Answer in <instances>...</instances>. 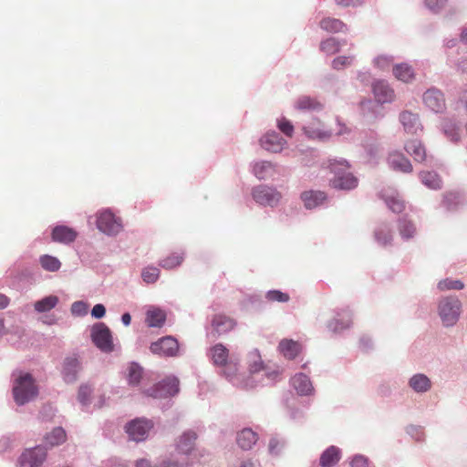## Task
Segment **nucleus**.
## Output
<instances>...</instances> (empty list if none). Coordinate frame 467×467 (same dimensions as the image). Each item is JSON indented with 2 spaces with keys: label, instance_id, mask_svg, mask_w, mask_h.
Here are the masks:
<instances>
[{
  "label": "nucleus",
  "instance_id": "b1692460",
  "mask_svg": "<svg viewBox=\"0 0 467 467\" xmlns=\"http://www.w3.org/2000/svg\"><path fill=\"white\" fill-rule=\"evenodd\" d=\"M258 440L257 433L252 429L246 428L242 430L236 438L237 444L243 450H251Z\"/></svg>",
  "mask_w": 467,
  "mask_h": 467
},
{
  "label": "nucleus",
  "instance_id": "0e129e2a",
  "mask_svg": "<svg viewBox=\"0 0 467 467\" xmlns=\"http://www.w3.org/2000/svg\"><path fill=\"white\" fill-rule=\"evenodd\" d=\"M458 68L462 73L467 74V59H462L458 64Z\"/></svg>",
  "mask_w": 467,
  "mask_h": 467
},
{
  "label": "nucleus",
  "instance_id": "37998d69",
  "mask_svg": "<svg viewBox=\"0 0 467 467\" xmlns=\"http://www.w3.org/2000/svg\"><path fill=\"white\" fill-rule=\"evenodd\" d=\"M320 49L328 55H332L339 51L340 43L336 38L329 37L321 42Z\"/></svg>",
  "mask_w": 467,
  "mask_h": 467
},
{
  "label": "nucleus",
  "instance_id": "864d4df0",
  "mask_svg": "<svg viewBox=\"0 0 467 467\" xmlns=\"http://www.w3.org/2000/svg\"><path fill=\"white\" fill-rule=\"evenodd\" d=\"M278 129L286 136L292 137L294 133V127L292 123L286 119L283 118L277 121Z\"/></svg>",
  "mask_w": 467,
  "mask_h": 467
},
{
  "label": "nucleus",
  "instance_id": "6e6d98bb",
  "mask_svg": "<svg viewBox=\"0 0 467 467\" xmlns=\"http://www.w3.org/2000/svg\"><path fill=\"white\" fill-rule=\"evenodd\" d=\"M375 65L380 69L389 68L392 63V57L381 55L375 58Z\"/></svg>",
  "mask_w": 467,
  "mask_h": 467
},
{
  "label": "nucleus",
  "instance_id": "f704fd0d",
  "mask_svg": "<svg viewBox=\"0 0 467 467\" xmlns=\"http://www.w3.org/2000/svg\"><path fill=\"white\" fill-rule=\"evenodd\" d=\"M410 386L417 392H424L431 388V380L423 374H417L410 379Z\"/></svg>",
  "mask_w": 467,
  "mask_h": 467
},
{
  "label": "nucleus",
  "instance_id": "cd10ccee",
  "mask_svg": "<svg viewBox=\"0 0 467 467\" xmlns=\"http://www.w3.org/2000/svg\"><path fill=\"white\" fill-rule=\"evenodd\" d=\"M395 78L403 82H410L415 78V73L411 66L407 63L397 64L392 68Z\"/></svg>",
  "mask_w": 467,
  "mask_h": 467
},
{
  "label": "nucleus",
  "instance_id": "5fc2aeb1",
  "mask_svg": "<svg viewBox=\"0 0 467 467\" xmlns=\"http://www.w3.org/2000/svg\"><path fill=\"white\" fill-rule=\"evenodd\" d=\"M447 4V0H425L426 6L432 12H440Z\"/></svg>",
  "mask_w": 467,
  "mask_h": 467
},
{
  "label": "nucleus",
  "instance_id": "a878e982",
  "mask_svg": "<svg viewBox=\"0 0 467 467\" xmlns=\"http://www.w3.org/2000/svg\"><path fill=\"white\" fill-rule=\"evenodd\" d=\"M373 92L379 103L390 102L394 99V90L383 81L374 84Z\"/></svg>",
  "mask_w": 467,
  "mask_h": 467
},
{
  "label": "nucleus",
  "instance_id": "6e6552de",
  "mask_svg": "<svg viewBox=\"0 0 467 467\" xmlns=\"http://www.w3.org/2000/svg\"><path fill=\"white\" fill-rule=\"evenodd\" d=\"M150 349L159 356L174 357L179 352V343L175 337L166 336L151 343Z\"/></svg>",
  "mask_w": 467,
  "mask_h": 467
},
{
  "label": "nucleus",
  "instance_id": "393cba45",
  "mask_svg": "<svg viewBox=\"0 0 467 467\" xmlns=\"http://www.w3.org/2000/svg\"><path fill=\"white\" fill-rule=\"evenodd\" d=\"M292 386L300 395H309L313 391V386L308 377L303 373L295 375L291 379Z\"/></svg>",
  "mask_w": 467,
  "mask_h": 467
},
{
  "label": "nucleus",
  "instance_id": "ea45409f",
  "mask_svg": "<svg viewBox=\"0 0 467 467\" xmlns=\"http://www.w3.org/2000/svg\"><path fill=\"white\" fill-rule=\"evenodd\" d=\"M442 129L444 134L451 141H458L460 140V129L451 119H445L442 122Z\"/></svg>",
  "mask_w": 467,
  "mask_h": 467
},
{
  "label": "nucleus",
  "instance_id": "2f4dec72",
  "mask_svg": "<svg viewBox=\"0 0 467 467\" xmlns=\"http://www.w3.org/2000/svg\"><path fill=\"white\" fill-rule=\"evenodd\" d=\"M296 108L299 110H320L322 109V104L316 99L302 96L296 100Z\"/></svg>",
  "mask_w": 467,
  "mask_h": 467
},
{
  "label": "nucleus",
  "instance_id": "72a5a7b5",
  "mask_svg": "<svg viewBox=\"0 0 467 467\" xmlns=\"http://www.w3.org/2000/svg\"><path fill=\"white\" fill-rule=\"evenodd\" d=\"M421 182L430 189L437 190L441 187V180L439 175L432 171H422L420 173Z\"/></svg>",
  "mask_w": 467,
  "mask_h": 467
},
{
  "label": "nucleus",
  "instance_id": "f8f14e48",
  "mask_svg": "<svg viewBox=\"0 0 467 467\" xmlns=\"http://www.w3.org/2000/svg\"><path fill=\"white\" fill-rule=\"evenodd\" d=\"M423 103L436 113L442 112L446 106L443 94L436 88H430L423 94Z\"/></svg>",
  "mask_w": 467,
  "mask_h": 467
},
{
  "label": "nucleus",
  "instance_id": "7ed1b4c3",
  "mask_svg": "<svg viewBox=\"0 0 467 467\" xmlns=\"http://www.w3.org/2000/svg\"><path fill=\"white\" fill-rule=\"evenodd\" d=\"M462 304L457 297L449 296L441 299L439 304V315L442 323L449 327L454 325L461 313Z\"/></svg>",
  "mask_w": 467,
  "mask_h": 467
},
{
  "label": "nucleus",
  "instance_id": "09e8293b",
  "mask_svg": "<svg viewBox=\"0 0 467 467\" xmlns=\"http://www.w3.org/2000/svg\"><path fill=\"white\" fill-rule=\"evenodd\" d=\"M354 57L352 56H339L332 61V67L336 70H341L353 62Z\"/></svg>",
  "mask_w": 467,
  "mask_h": 467
},
{
  "label": "nucleus",
  "instance_id": "c756f323",
  "mask_svg": "<svg viewBox=\"0 0 467 467\" xmlns=\"http://www.w3.org/2000/svg\"><path fill=\"white\" fill-rule=\"evenodd\" d=\"M387 206L396 213H401L405 209L404 201L400 198L398 192H391L389 194L385 193L382 195Z\"/></svg>",
  "mask_w": 467,
  "mask_h": 467
},
{
  "label": "nucleus",
  "instance_id": "c85d7f7f",
  "mask_svg": "<svg viewBox=\"0 0 467 467\" xmlns=\"http://www.w3.org/2000/svg\"><path fill=\"white\" fill-rule=\"evenodd\" d=\"M279 350L285 358L294 359L301 351L298 342L291 339H284L279 343Z\"/></svg>",
  "mask_w": 467,
  "mask_h": 467
},
{
  "label": "nucleus",
  "instance_id": "20e7f679",
  "mask_svg": "<svg viewBox=\"0 0 467 467\" xmlns=\"http://www.w3.org/2000/svg\"><path fill=\"white\" fill-rule=\"evenodd\" d=\"M211 358L214 365L223 367V373L231 377L237 371L236 363L229 359V351L223 344H216L211 348Z\"/></svg>",
  "mask_w": 467,
  "mask_h": 467
},
{
  "label": "nucleus",
  "instance_id": "473e14b6",
  "mask_svg": "<svg viewBox=\"0 0 467 467\" xmlns=\"http://www.w3.org/2000/svg\"><path fill=\"white\" fill-rule=\"evenodd\" d=\"M319 26L325 31L330 33L341 32L346 28V25L342 21L331 17L323 18Z\"/></svg>",
  "mask_w": 467,
  "mask_h": 467
},
{
  "label": "nucleus",
  "instance_id": "3c124183",
  "mask_svg": "<svg viewBox=\"0 0 467 467\" xmlns=\"http://www.w3.org/2000/svg\"><path fill=\"white\" fill-rule=\"evenodd\" d=\"M444 202L449 209L453 205L460 204L462 202V196L458 192H449L444 196Z\"/></svg>",
  "mask_w": 467,
  "mask_h": 467
},
{
  "label": "nucleus",
  "instance_id": "423d86ee",
  "mask_svg": "<svg viewBox=\"0 0 467 467\" xmlns=\"http://www.w3.org/2000/svg\"><path fill=\"white\" fill-rule=\"evenodd\" d=\"M97 227L107 234H117L122 228L121 220L109 210H103L97 214Z\"/></svg>",
  "mask_w": 467,
  "mask_h": 467
},
{
  "label": "nucleus",
  "instance_id": "7c9ffc66",
  "mask_svg": "<svg viewBox=\"0 0 467 467\" xmlns=\"http://www.w3.org/2000/svg\"><path fill=\"white\" fill-rule=\"evenodd\" d=\"M398 230L404 240L413 238L416 234V227L414 223L407 218H401L399 220Z\"/></svg>",
  "mask_w": 467,
  "mask_h": 467
},
{
  "label": "nucleus",
  "instance_id": "a18cd8bd",
  "mask_svg": "<svg viewBox=\"0 0 467 467\" xmlns=\"http://www.w3.org/2000/svg\"><path fill=\"white\" fill-rule=\"evenodd\" d=\"M464 287V285L460 280H452L450 278H446L444 280H441L438 284V288L441 291L444 290H461Z\"/></svg>",
  "mask_w": 467,
  "mask_h": 467
},
{
  "label": "nucleus",
  "instance_id": "9b49d317",
  "mask_svg": "<svg viewBox=\"0 0 467 467\" xmlns=\"http://www.w3.org/2000/svg\"><path fill=\"white\" fill-rule=\"evenodd\" d=\"M151 428L152 424L150 420L137 419L126 426V431L133 441H140L146 438Z\"/></svg>",
  "mask_w": 467,
  "mask_h": 467
},
{
  "label": "nucleus",
  "instance_id": "5701e85b",
  "mask_svg": "<svg viewBox=\"0 0 467 467\" xmlns=\"http://www.w3.org/2000/svg\"><path fill=\"white\" fill-rule=\"evenodd\" d=\"M405 150L412 156L415 161L422 162L426 160V150L419 140H410L405 143Z\"/></svg>",
  "mask_w": 467,
  "mask_h": 467
},
{
  "label": "nucleus",
  "instance_id": "e433bc0d",
  "mask_svg": "<svg viewBox=\"0 0 467 467\" xmlns=\"http://www.w3.org/2000/svg\"><path fill=\"white\" fill-rule=\"evenodd\" d=\"M58 303L57 296H48L35 303V310L43 313L53 309Z\"/></svg>",
  "mask_w": 467,
  "mask_h": 467
},
{
  "label": "nucleus",
  "instance_id": "c9c22d12",
  "mask_svg": "<svg viewBox=\"0 0 467 467\" xmlns=\"http://www.w3.org/2000/svg\"><path fill=\"white\" fill-rule=\"evenodd\" d=\"M67 434L64 429L55 428L50 433L45 437L46 442L50 446H57L66 441Z\"/></svg>",
  "mask_w": 467,
  "mask_h": 467
},
{
  "label": "nucleus",
  "instance_id": "aec40b11",
  "mask_svg": "<svg viewBox=\"0 0 467 467\" xmlns=\"http://www.w3.org/2000/svg\"><path fill=\"white\" fill-rule=\"evenodd\" d=\"M81 369L80 362L77 358H67L64 361L63 377L66 382L72 383L77 380Z\"/></svg>",
  "mask_w": 467,
  "mask_h": 467
},
{
  "label": "nucleus",
  "instance_id": "58836bf2",
  "mask_svg": "<svg viewBox=\"0 0 467 467\" xmlns=\"http://www.w3.org/2000/svg\"><path fill=\"white\" fill-rule=\"evenodd\" d=\"M142 368L136 363H131L128 368L127 378L129 384L132 386L138 385L142 378Z\"/></svg>",
  "mask_w": 467,
  "mask_h": 467
},
{
  "label": "nucleus",
  "instance_id": "a211bd4d",
  "mask_svg": "<svg viewBox=\"0 0 467 467\" xmlns=\"http://www.w3.org/2000/svg\"><path fill=\"white\" fill-rule=\"evenodd\" d=\"M197 435L194 431H184L177 440L176 450L182 454H190L194 449Z\"/></svg>",
  "mask_w": 467,
  "mask_h": 467
},
{
  "label": "nucleus",
  "instance_id": "412c9836",
  "mask_svg": "<svg viewBox=\"0 0 467 467\" xmlns=\"http://www.w3.org/2000/svg\"><path fill=\"white\" fill-rule=\"evenodd\" d=\"M327 199V194L321 191H306L301 193V200L306 209H314L321 205Z\"/></svg>",
  "mask_w": 467,
  "mask_h": 467
},
{
  "label": "nucleus",
  "instance_id": "4d7b16f0",
  "mask_svg": "<svg viewBox=\"0 0 467 467\" xmlns=\"http://www.w3.org/2000/svg\"><path fill=\"white\" fill-rule=\"evenodd\" d=\"M71 312L78 316H82L87 313V306L83 302H75L71 306Z\"/></svg>",
  "mask_w": 467,
  "mask_h": 467
},
{
  "label": "nucleus",
  "instance_id": "774afa93",
  "mask_svg": "<svg viewBox=\"0 0 467 467\" xmlns=\"http://www.w3.org/2000/svg\"><path fill=\"white\" fill-rule=\"evenodd\" d=\"M461 39L467 44V28L463 29L461 34Z\"/></svg>",
  "mask_w": 467,
  "mask_h": 467
},
{
  "label": "nucleus",
  "instance_id": "338daca9",
  "mask_svg": "<svg viewBox=\"0 0 467 467\" xmlns=\"http://www.w3.org/2000/svg\"><path fill=\"white\" fill-rule=\"evenodd\" d=\"M461 101L464 104L466 109H467V90L463 91L461 96Z\"/></svg>",
  "mask_w": 467,
  "mask_h": 467
},
{
  "label": "nucleus",
  "instance_id": "a19ab883",
  "mask_svg": "<svg viewBox=\"0 0 467 467\" xmlns=\"http://www.w3.org/2000/svg\"><path fill=\"white\" fill-rule=\"evenodd\" d=\"M183 261V256L178 253H172L160 262V265L164 269H172L179 266Z\"/></svg>",
  "mask_w": 467,
  "mask_h": 467
},
{
  "label": "nucleus",
  "instance_id": "4be33fe9",
  "mask_svg": "<svg viewBox=\"0 0 467 467\" xmlns=\"http://www.w3.org/2000/svg\"><path fill=\"white\" fill-rule=\"evenodd\" d=\"M166 321V313L161 308L151 306L146 312L145 322L150 327H161Z\"/></svg>",
  "mask_w": 467,
  "mask_h": 467
},
{
  "label": "nucleus",
  "instance_id": "9d476101",
  "mask_svg": "<svg viewBox=\"0 0 467 467\" xmlns=\"http://www.w3.org/2000/svg\"><path fill=\"white\" fill-rule=\"evenodd\" d=\"M47 458L44 448L37 446L25 451L18 460L19 467H39Z\"/></svg>",
  "mask_w": 467,
  "mask_h": 467
},
{
  "label": "nucleus",
  "instance_id": "6ab92c4d",
  "mask_svg": "<svg viewBox=\"0 0 467 467\" xmlns=\"http://www.w3.org/2000/svg\"><path fill=\"white\" fill-rule=\"evenodd\" d=\"M78 233L70 227L57 225L52 231V240L62 244H70L76 240Z\"/></svg>",
  "mask_w": 467,
  "mask_h": 467
},
{
  "label": "nucleus",
  "instance_id": "bf43d9fd",
  "mask_svg": "<svg viewBox=\"0 0 467 467\" xmlns=\"http://www.w3.org/2000/svg\"><path fill=\"white\" fill-rule=\"evenodd\" d=\"M106 308L101 304H97L94 306L91 311V315L96 318H101L105 316Z\"/></svg>",
  "mask_w": 467,
  "mask_h": 467
},
{
  "label": "nucleus",
  "instance_id": "603ef678",
  "mask_svg": "<svg viewBox=\"0 0 467 467\" xmlns=\"http://www.w3.org/2000/svg\"><path fill=\"white\" fill-rule=\"evenodd\" d=\"M92 393V389L88 384H83L79 387L78 399L80 403L87 405L89 403V398Z\"/></svg>",
  "mask_w": 467,
  "mask_h": 467
},
{
  "label": "nucleus",
  "instance_id": "c03bdc74",
  "mask_svg": "<svg viewBox=\"0 0 467 467\" xmlns=\"http://www.w3.org/2000/svg\"><path fill=\"white\" fill-rule=\"evenodd\" d=\"M160 276V269L155 266H147L142 270L141 277L148 284L155 283Z\"/></svg>",
  "mask_w": 467,
  "mask_h": 467
},
{
  "label": "nucleus",
  "instance_id": "4c0bfd02",
  "mask_svg": "<svg viewBox=\"0 0 467 467\" xmlns=\"http://www.w3.org/2000/svg\"><path fill=\"white\" fill-rule=\"evenodd\" d=\"M39 262L42 268L48 272H57L61 266V263L57 257L48 254L42 255Z\"/></svg>",
  "mask_w": 467,
  "mask_h": 467
},
{
  "label": "nucleus",
  "instance_id": "de8ad7c7",
  "mask_svg": "<svg viewBox=\"0 0 467 467\" xmlns=\"http://www.w3.org/2000/svg\"><path fill=\"white\" fill-rule=\"evenodd\" d=\"M285 442L282 439L278 437H272L269 441L268 451L271 454L278 455L285 448Z\"/></svg>",
  "mask_w": 467,
  "mask_h": 467
},
{
  "label": "nucleus",
  "instance_id": "0eeeda50",
  "mask_svg": "<svg viewBox=\"0 0 467 467\" xmlns=\"http://www.w3.org/2000/svg\"><path fill=\"white\" fill-rule=\"evenodd\" d=\"M179 392V380L175 377H168L156 384L146 394L155 399L168 398Z\"/></svg>",
  "mask_w": 467,
  "mask_h": 467
},
{
  "label": "nucleus",
  "instance_id": "2eb2a0df",
  "mask_svg": "<svg viewBox=\"0 0 467 467\" xmlns=\"http://www.w3.org/2000/svg\"><path fill=\"white\" fill-rule=\"evenodd\" d=\"M404 130L410 134H417L422 131V125L420 121L419 115L409 110H404L400 115Z\"/></svg>",
  "mask_w": 467,
  "mask_h": 467
},
{
  "label": "nucleus",
  "instance_id": "bb28decb",
  "mask_svg": "<svg viewBox=\"0 0 467 467\" xmlns=\"http://www.w3.org/2000/svg\"><path fill=\"white\" fill-rule=\"evenodd\" d=\"M341 458V451L336 446L328 447L320 456L321 467H332L337 464Z\"/></svg>",
  "mask_w": 467,
  "mask_h": 467
},
{
  "label": "nucleus",
  "instance_id": "49530a36",
  "mask_svg": "<svg viewBox=\"0 0 467 467\" xmlns=\"http://www.w3.org/2000/svg\"><path fill=\"white\" fill-rule=\"evenodd\" d=\"M375 236L379 244L381 245H387L392 241L390 230L387 227L378 229L375 233Z\"/></svg>",
  "mask_w": 467,
  "mask_h": 467
},
{
  "label": "nucleus",
  "instance_id": "680f3d73",
  "mask_svg": "<svg viewBox=\"0 0 467 467\" xmlns=\"http://www.w3.org/2000/svg\"><path fill=\"white\" fill-rule=\"evenodd\" d=\"M336 2L343 6H355L360 5L363 0H336Z\"/></svg>",
  "mask_w": 467,
  "mask_h": 467
},
{
  "label": "nucleus",
  "instance_id": "79ce46f5",
  "mask_svg": "<svg viewBox=\"0 0 467 467\" xmlns=\"http://www.w3.org/2000/svg\"><path fill=\"white\" fill-rule=\"evenodd\" d=\"M272 170L274 165L270 161L256 162L254 166V173L260 180L265 179Z\"/></svg>",
  "mask_w": 467,
  "mask_h": 467
},
{
  "label": "nucleus",
  "instance_id": "69168bd1",
  "mask_svg": "<svg viewBox=\"0 0 467 467\" xmlns=\"http://www.w3.org/2000/svg\"><path fill=\"white\" fill-rule=\"evenodd\" d=\"M121 321L125 326H129L131 321V317L129 313H125L121 317Z\"/></svg>",
  "mask_w": 467,
  "mask_h": 467
},
{
  "label": "nucleus",
  "instance_id": "1a4fd4ad",
  "mask_svg": "<svg viewBox=\"0 0 467 467\" xmlns=\"http://www.w3.org/2000/svg\"><path fill=\"white\" fill-rule=\"evenodd\" d=\"M252 194L257 203L269 206L276 205L282 198L281 193L275 189L265 185L255 187Z\"/></svg>",
  "mask_w": 467,
  "mask_h": 467
},
{
  "label": "nucleus",
  "instance_id": "39448f33",
  "mask_svg": "<svg viewBox=\"0 0 467 467\" xmlns=\"http://www.w3.org/2000/svg\"><path fill=\"white\" fill-rule=\"evenodd\" d=\"M91 338L95 346L101 351L106 353L113 351L114 345L111 331L104 323L93 326Z\"/></svg>",
  "mask_w": 467,
  "mask_h": 467
},
{
  "label": "nucleus",
  "instance_id": "13d9d810",
  "mask_svg": "<svg viewBox=\"0 0 467 467\" xmlns=\"http://www.w3.org/2000/svg\"><path fill=\"white\" fill-rule=\"evenodd\" d=\"M351 467H368V459L358 455L353 458L350 462Z\"/></svg>",
  "mask_w": 467,
  "mask_h": 467
},
{
  "label": "nucleus",
  "instance_id": "052dcab7",
  "mask_svg": "<svg viewBox=\"0 0 467 467\" xmlns=\"http://www.w3.org/2000/svg\"><path fill=\"white\" fill-rule=\"evenodd\" d=\"M350 326V321H348L346 324L344 325H340L338 324V321L337 320H334V321H331L328 325V327L334 330V331H339L341 329H344V328H347Z\"/></svg>",
  "mask_w": 467,
  "mask_h": 467
},
{
  "label": "nucleus",
  "instance_id": "f257e3e1",
  "mask_svg": "<svg viewBox=\"0 0 467 467\" xmlns=\"http://www.w3.org/2000/svg\"><path fill=\"white\" fill-rule=\"evenodd\" d=\"M334 177L330 179L331 187L338 190H352L358 186V180L349 171V164L346 161H330L328 166Z\"/></svg>",
  "mask_w": 467,
  "mask_h": 467
},
{
  "label": "nucleus",
  "instance_id": "f03ea898",
  "mask_svg": "<svg viewBox=\"0 0 467 467\" xmlns=\"http://www.w3.org/2000/svg\"><path fill=\"white\" fill-rule=\"evenodd\" d=\"M13 394L18 405H24L38 394V388L29 373H21L16 379L13 387Z\"/></svg>",
  "mask_w": 467,
  "mask_h": 467
},
{
  "label": "nucleus",
  "instance_id": "dca6fc26",
  "mask_svg": "<svg viewBox=\"0 0 467 467\" xmlns=\"http://www.w3.org/2000/svg\"><path fill=\"white\" fill-rule=\"evenodd\" d=\"M235 325L236 323L233 318L222 314L215 315L212 319L213 332L217 336L230 332Z\"/></svg>",
  "mask_w": 467,
  "mask_h": 467
},
{
  "label": "nucleus",
  "instance_id": "f3484780",
  "mask_svg": "<svg viewBox=\"0 0 467 467\" xmlns=\"http://www.w3.org/2000/svg\"><path fill=\"white\" fill-rule=\"evenodd\" d=\"M388 162L394 171L410 173L412 171L410 161L400 152L393 151L389 153Z\"/></svg>",
  "mask_w": 467,
  "mask_h": 467
},
{
  "label": "nucleus",
  "instance_id": "ddd939ff",
  "mask_svg": "<svg viewBox=\"0 0 467 467\" xmlns=\"http://www.w3.org/2000/svg\"><path fill=\"white\" fill-rule=\"evenodd\" d=\"M260 145L267 151L277 153L285 147L286 140L275 131H270L260 139Z\"/></svg>",
  "mask_w": 467,
  "mask_h": 467
},
{
  "label": "nucleus",
  "instance_id": "e2e57ef3",
  "mask_svg": "<svg viewBox=\"0 0 467 467\" xmlns=\"http://www.w3.org/2000/svg\"><path fill=\"white\" fill-rule=\"evenodd\" d=\"M9 304V298L3 294H0V309L5 308Z\"/></svg>",
  "mask_w": 467,
  "mask_h": 467
},
{
  "label": "nucleus",
  "instance_id": "4468645a",
  "mask_svg": "<svg viewBox=\"0 0 467 467\" xmlns=\"http://www.w3.org/2000/svg\"><path fill=\"white\" fill-rule=\"evenodd\" d=\"M305 134L311 140H326L331 136L330 130L317 119H312L303 128Z\"/></svg>",
  "mask_w": 467,
  "mask_h": 467
},
{
  "label": "nucleus",
  "instance_id": "8fccbe9b",
  "mask_svg": "<svg viewBox=\"0 0 467 467\" xmlns=\"http://www.w3.org/2000/svg\"><path fill=\"white\" fill-rule=\"evenodd\" d=\"M268 301L271 302H287L290 298L289 295L279 290L268 291L265 295Z\"/></svg>",
  "mask_w": 467,
  "mask_h": 467
}]
</instances>
